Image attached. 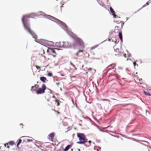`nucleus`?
<instances>
[{
    "instance_id": "nucleus-11",
    "label": "nucleus",
    "mask_w": 151,
    "mask_h": 151,
    "mask_svg": "<svg viewBox=\"0 0 151 151\" xmlns=\"http://www.w3.org/2000/svg\"><path fill=\"white\" fill-rule=\"evenodd\" d=\"M119 38L121 40V41L122 42V32H120L119 33Z\"/></svg>"
},
{
    "instance_id": "nucleus-24",
    "label": "nucleus",
    "mask_w": 151,
    "mask_h": 151,
    "mask_svg": "<svg viewBox=\"0 0 151 151\" xmlns=\"http://www.w3.org/2000/svg\"><path fill=\"white\" fill-rule=\"evenodd\" d=\"M56 102L58 104H59V101H60L59 100H56Z\"/></svg>"
},
{
    "instance_id": "nucleus-1",
    "label": "nucleus",
    "mask_w": 151,
    "mask_h": 151,
    "mask_svg": "<svg viewBox=\"0 0 151 151\" xmlns=\"http://www.w3.org/2000/svg\"><path fill=\"white\" fill-rule=\"evenodd\" d=\"M34 16L33 14H29L24 15L22 18V21L24 27L26 30H27L32 36L33 38L36 39L37 35L29 28L28 23H27L28 19L29 18H32Z\"/></svg>"
},
{
    "instance_id": "nucleus-14",
    "label": "nucleus",
    "mask_w": 151,
    "mask_h": 151,
    "mask_svg": "<svg viewBox=\"0 0 151 151\" xmlns=\"http://www.w3.org/2000/svg\"><path fill=\"white\" fill-rule=\"evenodd\" d=\"M144 93L147 95L150 96H151V94L148 92H146V91H144Z\"/></svg>"
},
{
    "instance_id": "nucleus-32",
    "label": "nucleus",
    "mask_w": 151,
    "mask_h": 151,
    "mask_svg": "<svg viewBox=\"0 0 151 151\" xmlns=\"http://www.w3.org/2000/svg\"><path fill=\"white\" fill-rule=\"evenodd\" d=\"M72 101H73V104H74V102H73V100H72Z\"/></svg>"
},
{
    "instance_id": "nucleus-5",
    "label": "nucleus",
    "mask_w": 151,
    "mask_h": 151,
    "mask_svg": "<svg viewBox=\"0 0 151 151\" xmlns=\"http://www.w3.org/2000/svg\"><path fill=\"white\" fill-rule=\"evenodd\" d=\"M57 50L56 49H52L51 48H49L47 49V52H49L50 54L52 55L54 57H55L57 54L55 51Z\"/></svg>"
},
{
    "instance_id": "nucleus-7",
    "label": "nucleus",
    "mask_w": 151,
    "mask_h": 151,
    "mask_svg": "<svg viewBox=\"0 0 151 151\" xmlns=\"http://www.w3.org/2000/svg\"><path fill=\"white\" fill-rule=\"evenodd\" d=\"M39 87V85L38 84H35L34 86H32L31 87V91H36Z\"/></svg>"
},
{
    "instance_id": "nucleus-15",
    "label": "nucleus",
    "mask_w": 151,
    "mask_h": 151,
    "mask_svg": "<svg viewBox=\"0 0 151 151\" xmlns=\"http://www.w3.org/2000/svg\"><path fill=\"white\" fill-rule=\"evenodd\" d=\"M22 142V139H19L18 140V142L17 144V147H18L19 145Z\"/></svg>"
},
{
    "instance_id": "nucleus-12",
    "label": "nucleus",
    "mask_w": 151,
    "mask_h": 151,
    "mask_svg": "<svg viewBox=\"0 0 151 151\" xmlns=\"http://www.w3.org/2000/svg\"><path fill=\"white\" fill-rule=\"evenodd\" d=\"M70 146L71 145H67L64 149V151H67V150H68L70 147Z\"/></svg>"
},
{
    "instance_id": "nucleus-18",
    "label": "nucleus",
    "mask_w": 151,
    "mask_h": 151,
    "mask_svg": "<svg viewBox=\"0 0 151 151\" xmlns=\"http://www.w3.org/2000/svg\"><path fill=\"white\" fill-rule=\"evenodd\" d=\"M27 141H26V142H32L33 140L32 139H27Z\"/></svg>"
},
{
    "instance_id": "nucleus-17",
    "label": "nucleus",
    "mask_w": 151,
    "mask_h": 151,
    "mask_svg": "<svg viewBox=\"0 0 151 151\" xmlns=\"http://www.w3.org/2000/svg\"><path fill=\"white\" fill-rule=\"evenodd\" d=\"M4 146L6 147H7V148H9V146L8 145V143H6L4 144Z\"/></svg>"
},
{
    "instance_id": "nucleus-28",
    "label": "nucleus",
    "mask_w": 151,
    "mask_h": 151,
    "mask_svg": "<svg viewBox=\"0 0 151 151\" xmlns=\"http://www.w3.org/2000/svg\"><path fill=\"white\" fill-rule=\"evenodd\" d=\"M95 48V47H91V50H92L93 49V48Z\"/></svg>"
},
{
    "instance_id": "nucleus-31",
    "label": "nucleus",
    "mask_w": 151,
    "mask_h": 151,
    "mask_svg": "<svg viewBox=\"0 0 151 151\" xmlns=\"http://www.w3.org/2000/svg\"><path fill=\"white\" fill-rule=\"evenodd\" d=\"M27 137L26 136L22 137H21V138H22V137Z\"/></svg>"
},
{
    "instance_id": "nucleus-9",
    "label": "nucleus",
    "mask_w": 151,
    "mask_h": 151,
    "mask_svg": "<svg viewBox=\"0 0 151 151\" xmlns=\"http://www.w3.org/2000/svg\"><path fill=\"white\" fill-rule=\"evenodd\" d=\"M84 51V50H79L76 53V55L77 56H80V53L82 52L83 53Z\"/></svg>"
},
{
    "instance_id": "nucleus-2",
    "label": "nucleus",
    "mask_w": 151,
    "mask_h": 151,
    "mask_svg": "<svg viewBox=\"0 0 151 151\" xmlns=\"http://www.w3.org/2000/svg\"><path fill=\"white\" fill-rule=\"evenodd\" d=\"M77 136L79 138L80 140L79 142H77V143L78 144H84L87 142L88 140L86 138L85 135L83 133H77Z\"/></svg>"
},
{
    "instance_id": "nucleus-27",
    "label": "nucleus",
    "mask_w": 151,
    "mask_h": 151,
    "mask_svg": "<svg viewBox=\"0 0 151 151\" xmlns=\"http://www.w3.org/2000/svg\"><path fill=\"white\" fill-rule=\"evenodd\" d=\"M56 84L57 85H59L60 84V83H56Z\"/></svg>"
},
{
    "instance_id": "nucleus-36",
    "label": "nucleus",
    "mask_w": 151,
    "mask_h": 151,
    "mask_svg": "<svg viewBox=\"0 0 151 151\" xmlns=\"http://www.w3.org/2000/svg\"><path fill=\"white\" fill-rule=\"evenodd\" d=\"M140 83L141 84H142V83Z\"/></svg>"
},
{
    "instance_id": "nucleus-4",
    "label": "nucleus",
    "mask_w": 151,
    "mask_h": 151,
    "mask_svg": "<svg viewBox=\"0 0 151 151\" xmlns=\"http://www.w3.org/2000/svg\"><path fill=\"white\" fill-rule=\"evenodd\" d=\"M46 89V86L45 84L42 85L41 88H40L37 91L36 93L37 94H40L45 93V91Z\"/></svg>"
},
{
    "instance_id": "nucleus-35",
    "label": "nucleus",
    "mask_w": 151,
    "mask_h": 151,
    "mask_svg": "<svg viewBox=\"0 0 151 151\" xmlns=\"http://www.w3.org/2000/svg\"><path fill=\"white\" fill-rule=\"evenodd\" d=\"M57 20H58V21H60L59 20H58V19H57Z\"/></svg>"
},
{
    "instance_id": "nucleus-37",
    "label": "nucleus",
    "mask_w": 151,
    "mask_h": 151,
    "mask_svg": "<svg viewBox=\"0 0 151 151\" xmlns=\"http://www.w3.org/2000/svg\"><path fill=\"white\" fill-rule=\"evenodd\" d=\"M57 1H58V0H57Z\"/></svg>"
},
{
    "instance_id": "nucleus-10",
    "label": "nucleus",
    "mask_w": 151,
    "mask_h": 151,
    "mask_svg": "<svg viewBox=\"0 0 151 151\" xmlns=\"http://www.w3.org/2000/svg\"><path fill=\"white\" fill-rule=\"evenodd\" d=\"M40 80L43 82H45L47 80L46 78L44 77H41L40 78Z\"/></svg>"
},
{
    "instance_id": "nucleus-34",
    "label": "nucleus",
    "mask_w": 151,
    "mask_h": 151,
    "mask_svg": "<svg viewBox=\"0 0 151 151\" xmlns=\"http://www.w3.org/2000/svg\"><path fill=\"white\" fill-rule=\"evenodd\" d=\"M76 106H77V104H76Z\"/></svg>"
},
{
    "instance_id": "nucleus-30",
    "label": "nucleus",
    "mask_w": 151,
    "mask_h": 151,
    "mask_svg": "<svg viewBox=\"0 0 151 151\" xmlns=\"http://www.w3.org/2000/svg\"><path fill=\"white\" fill-rule=\"evenodd\" d=\"M88 142L90 143H91V141L90 140H89L88 141Z\"/></svg>"
},
{
    "instance_id": "nucleus-3",
    "label": "nucleus",
    "mask_w": 151,
    "mask_h": 151,
    "mask_svg": "<svg viewBox=\"0 0 151 151\" xmlns=\"http://www.w3.org/2000/svg\"><path fill=\"white\" fill-rule=\"evenodd\" d=\"M74 39L75 41V43L78 44L79 46L82 48L85 47L84 43L82 40L78 37H74Z\"/></svg>"
},
{
    "instance_id": "nucleus-16",
    "label": "nucleus",
    "mask_w": 151,
    "mask_h": 151,
    "mask_svg": "<svg viewBox=\"0 0 151 151\" xmlns=\"http://www.w3.org/2000/svg\"><path fill=\"white\" fill-rule=\"evenodd\" d=\"M151 3V0H150L148 2H147L144 5L143 7H144L146 5H149V3Z\"/></svg>"
},
{
    "instance_id": "nucleus-8",
    "label": "nucleus",
    "mask_w": 151,
    "mask_h": 151,
    "mask_svg": "<svg viewBox=\"0 0 151 151\" xmlns=\"http://www.w3.org/2000/svg\"><path fill=\"white\" fill-rule=\"evenodd\" d=\"M110 9L112 15L114 16V18L116 17V15L115 14V12L114 11L112 8L111 7H110Z\"/></svg>"
},
{
    "instance_id": "nucleus-13",
    "label": "nucleus",
    "mask_w": 151,
    "mask_h": 151,
    "mask_svg": "<svg viewBox=\"0 0 151 151\" xmlns=\"http://www.w3.org/2000/svg\"><path fill=\"white\" fill-rule=\"evenodd\" d=\"M9 144L10 145H13L14 144V142L13 141H10L9 142Z\"/></svg>"
},
{
    "instance_id": "nucleus-29",
    "label": "nucleus",
    "mask_w": 151,
    "mask_h": 151,
    "mask_svg": "<svg viewBox=\"0 0 151 151\" xmlns=\"http://www.w3.org/2000/svg\"><path fill=\"white\" fill-rule=\"evenodd\" d=\"M42 51L43 52V54H44L45 53V52L44 50H42Z\"/></svg>"
},
{
    "instance_id": "nucleus-26",
    "label": "nucleus",
    "mask_w": 151,
    "mask_h": 151,
    "mask_svg": "<svg viewBox=\"0 0 151 151\" xmlns=\"http://www.w3.org/2000/svg\"><path fill=\"white\" fill-rule=\"evenodd\" d=\"M63 3H62V2H61V3L62 4V6H61V7H62L63 5L64 4V2H63Z\"/></svg>"
},
{
    "instance_id": "nucleus-20",
    "label": "nucleus",
    "mask_w": 151,
    "mask_h": 151,
    "mask_svg": "<svg viewBox=\"0 0 151 151\" xmlns=\"http://www.w3.org/2000/svg\"><path fill=\"white\" fill-rule=\"evenodd\" d=\"M35 67H36V68H37V69H40V67L39 66L36 65Z\"/></svg>"
},
{
    "instance_id": "nucleus-22",
    "label": "nucleus",
    "mask_w": 151,
    "mask_h": 151,
    "mask_svg": "<svg viewBox=\"0 0 151 151\" xmlns=\"http://www.w3.org/2000/svg\"><path fill=\"white\" fill-rule=\"evenodd\" d=\"M133 64L134 65V67L136 66V65H137V63L136 62H134L133 63Z\"/></svg>"
},
{
    "instance_id": "nucleus-25",
    "label": "nucleus",
    "mask_w": 151,
    "mask_h": 151,
    "mask_svg": "<svg viewBox=\"0 0 151 151\" xmlns=\"http://www.w3.org/2000/svg\"><path fill=\"white\" fill-rule=\"evenodd\" d=\"M124 57H125V58H126L127 57V55L126 54H124Z\"/></svg>"
},
{
    "instance_id": "nucleus-21",
    "label": "nucleus",
    "mask_w": 151,
    "mask_h": 151,
    "mask_svg": "<svg viewBox=\"0 0 151 151\" xmlns=\"http://www.w3.org/2000/svg\"><path fill=\"white\" fill-rule=\"evenodd\" d=\"M120 23H121V26L122 27L124 25V23L122 21H121Z\"/></svg>"
},
{
    "instance_id": "nucleus-6",
    "label": "nucleus",
    "mask_w": 151,
    "mask_h": 151,
    "mask_svg": "<svg viewBox=\"0 0 151 151\" xmlns=\"http://www.w3.org/2000/svg\"><path fill=\"white\" fill-rule=\"evenodd\" d=\"M55 133L54 132H52L49 134L48 137V139L51 141L53 142V138L54 137Z\"/></svg>"
},
{
    "instance_id": "nucleus-19",
    "label": "nucleus",
    "mask_w": 151,
    "mask_h": 151,
    "mask_svg": "<svg viewBox=\"0 0 151 151\" xmlns=\"http://www.w3.org/2000/svg\"><path fill=\"white\" fill-rule=\"evenodd\" d=\"M47 76H52V73H48Z\"/></svg>"
},
{
    "instance_id": "nucleus-33",
    "label": "nucleus",
    "mask_w": 151,
    "mask_h": 151,
    "mask_svg": "<svg viewBox=\"0 0 151 151\" xmlns=\"http://www.w3.org/2000/svg\"><path fill=\"white\" fill-rule=\"evenodd\" d=\"M60 104H57L58 106Z\"/></svg>"
},
{
    "instance_id": "nucleus-23",
    "label": "nucleus",
    "mask_w": 151,
    "mask_h": 151,
    "mask_svg": "<svg viewBox=\"0 0 151 151\" xmlns=\"http://www.w3.org/2000/svg\"><path fill=\"white\" fill-rule=\"evenodd\" d=\"M70 63L74 67H75V65L72 62H70Z\"/></svg>"
}]
</instances>
